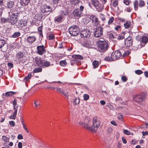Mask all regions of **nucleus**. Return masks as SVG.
I'll list each match as a JSON object with an SVG mask.
<instances>
[{"instance_id": "nucleus-22", "label": "nucleus", "mask_w": 148, "mask_h": 148, "mask_svg": "<svg viewBox=\"0 0 148 148\" xmlns=\"http://www.w3.org/2000/svg\"><path fill=\"white\" fill-rule=\"evenodd\" d=\"M34 18L36 20L40 21L43 18V15L40 13L37 14L35 15Z\"/></svg>"}, {"instance_id": "nucleus-5", "label": "nucleus", "mask_w": 148, "mask_h": 148, "mask_svg": "<svg viewBox=\"0 0 148 148\" xmlns=\"http://www.w3.org/2000/svg\"><path fill=\"white\" fill-rule=\"evenodd\" d=\"M7 8L10 9V11L11 13H13L14 12H17L16 8L14 1H9L7 2Z\"/></svg>"}, {"instance_id": "nucleus-29", "label": "nucleus", "mask_w": 148, "mask_h": 148, "mask_svg": "<svg viewBox=\"0 0 148 148\" xmlns=\"http://www.w3.org/2000/svg\"><path fill=\"white\" fill-rule=\"evenodd\" d=\"M34 104L35 105V108H39L40 106V102L37 100L34 101Z\"/></svg>"}, {"instance_id": "nucleus-40", "label": "nucleus", "mask_w": 148, "mask_h": 148, "mask_svg": "<svg viewBox=\"0 0 148 148\" xmlns=\"http://www.w3.org/2000/svg\"><path fill=\"white\" fill-rule=\"evenodd\" d=\"M13 104L14 106L13 109L14 110V108L17 110L18 108V106H16L17 105V100L16 99H14L13 102Z\"/></svg>"}, {"instance_id": "nucleus-55", "label": "nucleus", "mask_w": 148, "mask_h": 148, "mask_svg": "<svg viewBox=\"0 0 148 148\" xmlns=\"http://www.w3.org/2000/svg\"><path fill=\"white\" fill-rule=\"evenodd\" d=\"M121 79L122 81L124 82H126L127 80V79L126 77L124 75L121 77Z\"/></svg>"}, {"instance_id": "nucleus-13", "label": "nucleus", "mask_w": 148, "mask_h": 148, "mask_svg": "<svg viewBox=\"0 0 148 148\" xmlns=\"http://www.w3.org/2000/svg\"><path fill=\"white\" fill-rule=\"evenodd\" d=\"M51 10V8L49 6L44 5L41 6V10L42 13L50 12Z\"/></svg>"}, {"instance_id": "nucleus-21", "label": "nucleus", "mask_w": 148, "mask_h": 148, "mask_svg": "<svg viewBox=\"0 0 148 148\" xmlns=\"http://www.w3.org/2000/svg\"><path fill=\"white\" fill-rule=\"evenodd\" d=\"M64 17L61 15H59L56 17L54 18V21L57 23H61L64 19Z\"/></svg>"}, {"instance_id": "nucleus-56", "label": "nucleus", "mask_w": 148, "mask_h": 148, "mask_svg": "<svg viewBox=\"0 0 148 148\" xmlns=\"http://www.w3.org/2000/svg\"><path fill=\"white\" fill-rule=\"evenodd\" d=\"M121 29V26L119 25H117L114 27V29L117 31L120 30Z\"/></svg>"}, {"instance_id": "nucleus-58", "label": "nucleus", "mask_w": 148, "mask_h": 148, "mask_svg": "<svg viewBox=\"0 0 148 148\" xmlns=\"http://www.w3.org/2000/svg\"><path fill=\"white\" fill-rule=\"evenodd\" d=\"M68 14V12L65 11V12L64 11H62L61 12V15L63 16V14L64 15H66Z\"/></svg>"}, {"instance_id": "nucleus-19", "label": "nucleus", "mask_w": 148, "mask_h": 148, "mask_svg": "<svg viewBox=\"0 0 148 148\" xmlns=\"http://www.w3.org/2000/svg\"><path fill=\"white\" fill-rule=\"evenodd\" d=\"M27 24V21L26 20L21 19L18 21V25L21 28L25 26Z\"/></svg>"}, {"instance_id": "nucleus-35", "label": "nucleus", "mask_w": 148, "mask_h": 148, "mask_svg": "<svg viewBox=\"0 0 148 148\" xmlns=\"http://www.w3.org/2000/svg\"><path fill=\"white\" fill-rule=\"evenodd\" d=\"M92 65L93 68L95 69L99 65V62L97 61L94 60L92 62Z\"/></svg>"}, {"instance_id": "nucleus-64", "label": "nucleus", "mask_w": 148, "mask_h": 148, "mask_svg": "<svg viewBox=\"0 0 148 148\" xmlns=\"http://www.w3.org/2000/svg\"><path fill=\"white\" fill-rule=\"evenodd\" d=\"M142 134L143 135V136H145V135H148V131H145V132H144L143 131L142 132Z\"/></svg>"}, {"instance_id": "nucleus-34", "label": "nucleus", "mask_w": 148, "mask_h": 148, "mask_svg": "<svg viewBox=\"0 0 148 148\" xmlns=\"http://www.w3.org/2000/svg\"><path fill=\"white\" fill-rule=\"evenodd\" d=\"M42 69L41 67H37L35 68L33 71L34 73H37L41 72L42 71Z\"/></svg>"}, {"instance_id": "nucleus-61", "label": "nucleus", "mask_w": 148, "mask_h": 148, "mask_svg": "<svg viewBox=\"0 0 148 148\" xmlns=\"http://www.w3.org/2000/svg\"><path fill=\"white\" fill-rule=\"evenodd\" d=\"M23 128L26 131V132H27L28 133L29 132L27 129L26 127V125L25 124H23Z\"/></svg>"}, {"instance_id": "nucleus-31", "label": "nucleus", "mask_w": 148, "mask_h": 148, "mask_svg": "<svg viewBox=\"0 0 148 148\" xmlns=\"http://www.w3.org/2000/svg\"><path fill=\"white\" fill-rule=\"evenodd\" d=\"M14 112L13 115H11L10 117V119H15L16 117V114L17 113V110H16L15 108H14Z\"/></svg>"}, {"instance_id": "nucleus-18", "label": "nucleus", "mask_w": 148, "mask_h": 148, "mask_svg": "<svg viewBox=\"0 0 148 148\" xmlns=\"http://www.w3.org/2000/svg\"><path fill=\"white\" fill-rule=\"evenodd\" d=\"M90 19L92 22L94 23L95 26H97L99 23V21L97 17L95 15H91L90 16Z\"/></svg>"}, {"instance_id": "nucleus-60", "label": "nucleus", "mask_w": 148, "mask_h": 148, "mask_svg": "<svg viewBox=\"0 0 148 148\" xmlns=\"http://www.w3.org/2000/svg\"><path fill=\"white\" fill-rule=\"evenodd\" d=\"M112 131V129L111 127L108 128L107 130V133L108 134H110L111 133Z\"/></svg>"}, {"instance_id": "nucleus-48", "label": "nucleus", "mask_w": 148, "mask_h": 148, "mask_svg": "<svg viewBox=\"0 0 148 148\" xmlns=\"http://www.w3.org/2000/svg\"><path fill=\"white\" fill-rule=\"evenodd\" d=\"M123 132L124 134L127 135H130L131 134L130 131H128L127 130H123Z\"/></svg>"}, {"instance_id": "nucleus-47", "label": "nucleus", "mask_w": 148, "mask_h": 148, "mask_svg": "<svg viewBox=\"0 0 148 148\" xmlns=\"http://www.w3.org/2000/svg\"><path fill=\"white\" fill-rule=\"evenodd\" d=\"M79 98H75L73 100V102L75 104H77L79 103Z\"/></svg>"}, {"instance_id": "nucleus-2", "label": "nucleus", "mask_w": 148, "mask_h": 148, "mask_svg": "<svg viewBox=\"0 0 148 148\" xmlns=\"http://www.w3.org/2000/svg\"><path fill=\"white\" fill-rule=\"evenodd\" d=\"M97 43L98 48L100 51H105L108 49V45L106 41L99 40Z\"/></svg>"}, {"instance_id": "nucleus-3", "label": "nucleus", "mask_w": 148, "mask_h": 148, "mask_svg": "<svg viewBox=\"0 0 148 148\" xmlns=\"http://www.w3.org/2000/svg\"><path fill=\"white\" fill-rule=\"evenodd\" d=\"M79 28L76 25H72L69 28V31L71 36H76L79 33Z\"/></svg>"}, {"instance_id": "nucleus-9", "label": "nucleus", "mask_w": 148, "mask_h": 148, "mask_svg": "<svg viewBox=\"0 0 148 148\" xmlns=\"http://www.w3.org/2000/svg\"><path fill=\"white\" fill-rule=\"evenodd\" d=\"M112 59L114 61L119 59L121 56V53L119 51H115L112 53L111 54Z\"/></svg>"}, {"instance_id": "nucleus-59", "label": "nucleus", "mask_w": 148, "mask_h": 148, "mask_svg": "<svg viewBox=\"0 0 148 148\" xmlns=\"http://www.w3.org/2000/svg\"><path fill=\"white\" fill-rule=\"evenodd\" d=\"M118 119L120 120H122L123 119L122 115L120 113H119L118 114Z\"/></svg>"}, {"instance_id": "nucleus-54", "label": "nucleus", "mask_w": 148, "mask_h": 148, "mask_svg": "<svg viewBox=\"0 0 148 148\" xmlns=\"http://www.w3.org/2000/svg\"><path fill=\"white\" fill-rule=\"evenodd\" d=\"M131 2V1L129 0H124L123 1L124 3L127 5H129Z\"/></svg>"}, {"instance_id": "nucleus-57", "label": "nucleus", "mask_w": 148, "mask_h": 148, "mask_svg": "<svg viewBox=\"0 0 148 148\" xmlns=\"http://www.w3.org/2000/svg\"><path fill=\"white\" fill-rule=\"evenodd\" d=\"M2 139L5 142H8L9 141V138L5 136H2Z\"/></svg>"}, {"instance_id": "nucleus-14", "label": "nucleus", "mask_w": 148, "mask_h": 148, "mask_svg": "<svg viewBox=\"0 0 148 148\" xmlns=\"http://www.w3.org/2000/svg\"><path fill=\"white\" fill-rule=\"evenodd\" d=\"M37 53L40 55H42L44 53H45L46 52L45 47L43 45L37 46Z\"/></svg>"}, {"instance_id": "nucleus-25", "label": "nucleus", "mask_w": 148, "mask_h": 148, "mask_svg": "<svg viewBox=\"0 0 148 148\" xmlns=\"http://www.w3.org/2000/svg\"><path fill=\"white\" fill-rule=\"evenodd\" d=\"M30 0H21L20 3L23 6H25L28 5Z\"/></svg>"}, {"instance_id": "nucleus-42", "label": "nucleus", "mask_w": 148, "mask_h": 148, "mask_svg": "<svg viewBox=\"0 0 148 148\" xmlns=\"http://www.w3.org/2000/svg\"><path fill=\"white\" fill-rule=\"evenodd\" d=\"M1 23H5L9 22V18H1Z\"/></svg>"}, {"instance_id": "nucleus-15", "label": "nucleus", "mask_w": 148, "mask_h": 148, "mask_svg": "<svg viewBox=\"0 0 148 148\" xmlns=\"http://www.w3.org/2000/svg\"><path fill=\"white\" fill-rule=\"evenodd\" d=\"M133 40L130 36L127 37L125 40V45L127 47H130L132 45Z\"/></svg>"}, {"instance_id": "nucleus-30", "label": "nucleus", "mask_w": 148, "mask_h": 148, "mask_svg": "<svg viewBox=\"0 0 148 148\" xmlns=\"http://www.w3.org/2000/svg\"><path fill=\"white\" fill-rule=\"evenodd\" d=\"M72 58L75 59H82L83 58V56L79 55H73Z\"/></svg>"}, {"instance_id": "nucleus-63", "label": "nucleus", "mask_w": 148, "mask_h": 148, "mask_svg": "<svg viewBox=\"0 0 148 148\" xmlns=\"http://www.w3.org/2000/svg\"><path fill=\"white\" fill-rule=\"evenodd\" d=\"M22 143L20 142H19L18 143V148H22Z\"/></svg>"}, {"instance_id": "nucleus-26", "label": "nucleus", "mask_w": 148, "mask_h": 148, "mask_svg": "<svg viewBox=\"0 0 148 148\" xmlns=\"http://www.w3.org/2000/svg\"><path fill=\"white\" fill-rule=\"evenodd\" d=\"M91 1L92 4L96 8L99 7V3L98 0H92Z\"/></svg>"}, {"instance_id": "nucleus-27", "label": "nucleus", "mask_w": 148, "mask_h": 148, "mask_svg": "<svg viewBox=\"0 0 148 148\" xmlns=\"http://www.w3.org/2000/svg\"><path fill=\"white\" fill-rule=\"evenodd\" d=\"M133 4L134 6V9L136 11L138 8L139 3L138 1L137 0L134 1L133 2Z\"/></svg>"}, {"instance_id": "nucleus-38", "label": "nucleus", "mask_w": 148, "mask_h": 148, "mask_svg": "<svg viewBox=\"0 0 148 148\" xmlns=\"http://www.w3.org/2000/svg\"><path fill=\"white\" fill-rule=\"evenodd\" d=\"M55 36L53 33L49 34L48 36V38L49 40H52L54 39Z\"/></svg>"}, {"instance_id": "nucleus-11", "label": "nucleus", "mask_w": 148, "mask_h": 148, "mask_svg": "<svg viewBox=\"0 0 148 148\" xmlns=\"http://www.w3.org/2000/svg\"><path fill=\"white\" fill-rule=\"evenodd\" d=\"M16 60H17L18 63L21 62L24 63L25 61L22 59L24 57V55L23 52L20 51L18 52L16 55Z\"/></svg>"}, {"instance_id": "nucleus-43", "label": "nucleus", "mask_w": 148, "mask_h": 148, "mask_svg": "<svg viewBox=\"0 0 148 148\" xmlns=\"http://www.w3.org/2000/svg\"><path fill=\"white\" fill-rule=\"evenodd\" d=\"M114 20V18L113 17L111 16L109 18V20L108 21V25H110L112 23Z\"/></svg>"}, {"instance_id": "nucleus-53", "label": "nucleus", "mask_w": 148, "mask_h": 148, "mask_svg": "<svg viewBox=\"0 0 148 148\" xmlns=\"http://www.w3.org/2000/svg\"><path fill=\"white\" fill-rule=\"evenodd\" d=\"M9 123L11 127H13L15 125V123L14 121H9Z\"/></svg>"}, {"instance_id": "nucleus-6", "label": "nucleus", "mask_w": 148, "mask_h": 148, "mask_svg": "<svg viewBox=\"0 0 148 148\" xmlns=\"http://www.w3.org/2000/svg\"><path fill=\"white\" fill-rule=\"evenodd\" d=\"M84 8V6L81 5L79 7V9L77 8L75 9L73 12L74 16L76 17H81Z\"/></svg>"}, {"instance_id": "nucleus-41", "label": "nucleus", "mask_w": 148, "mask_h": 148, "mask_svg": "<svg viewBox=\"0 0 148 148\" xmlns=\"http://www.w3.org/2000/svg\"><path fill=\"white\" fill-rule=\"evenodd\" d=\"M145 3L143 0H140L139 3V6L140 7H142L145 5Z\"/></svg>"}, {"instance_id": "nucleus-1", "label": "nucleus", "mask_w": 148, "mask_h": 148, "mask_svg": "<svg viewBox=\"0 0 148 148\" xmlns=\"http://www.w3.org/2000/svg\"><path fill=\"white\" fill-rule=\"evenodd\" d=\"M35 61L38 66L42 68L48 67L51 64L50 62L49 61L38 57L35 58Z\"/></svg>"}, {"instance_id": "nucleus-16", "label": "nucleus", "mask_w": 148, "mask_h": 148, "mask_svg": "<svg viewBox=\"0 0 148 148\" xmlns=\"http://www.w3.org/2000/svg\"><path fill=\"white\" fill-rule=\"evenodd\" d=\"M56 89L58 92L63 94L66 98H68L69 96V92H67L66 93H65V91L63 89L58 87H56Z\"/></svg>"}, {"instance_id": "nucleus-28", "label": "nucleus", "mask_w": 148, "mask_h": 148, "mask_svg": "<svg viewBox=\"0 0 148 148\" xmlns=\"http://www.w3.org/2000/svg\"><path fill=\"white\" fill-rule=\"evenodd\" d=\"M118 1L117 0H111V3L112 5L115 8L118 5Z\"/></svg>"}, {"instance_id": "nucleus-24", "label": "nucleus", "mask_w": 148, "mask_h": 148, "mask_svg": "<svg viewBox=\"0 0 148 148\" xmlns=\"http://www.w3.org/2000/svg\"><path fill=\"white\" fill-rule=\"evenodd\" d=\"M141 42L143 43L144 45H142V44H140L141 46H142V47L145 46V45L148 42V38L147 36H143L141 38Z\"/></svg>"}, {"instance_id": "nucleus-32", "label": "nucleus", "mask_w": 148, "mask_h": 148, "mask_svg": "<svg viewBox=\"0 0 148 148\" xmlns=\"http://www.w3.org/2000/svg\"><path fill=\"white\" fill-rule=\"evenodd\" d=\"M83 127L86 129L94 131L93 130H92V126L90 127L89 126V124H86L84 123Z\"/></svg>"}, {"instance_id": "nucleus-20", "label": "nucleus", "mask_w": 148, "mask_h": 148, "mask_svg": "<svg viewBox=\"0 0 148 148\" xmlns=\"http://www.w3.org/2000/svg\"><path fill=\"white\" fill-rule=\"evenodd\" d=\"M82 45L83 46L88 48H90L92 45L91 41L89 40H85L83 42Z\"/></svg>"}, {"instance_id": "nucleus-12", "label": "nucleus", "mask_w": 148, "mask_h": 148, "mask_svg": "<svg viewBox=\"0 0 148 148\" xmlns=\"http://www.w3.org/2000/svg\"><path fill=\"white\" fill-rule=\"evenodd\" d=\"M81 37L85 38H89L90 36V32L87 29H84L82 30L80 32Z\"/></svg>"}, {"instance_id": "nucleus-45", "label": "nucleus", "mask_w": 148, "mask_h": 148, "mask_svg": "<svg viewBox=\"0 0 148 148\" xmlns=\"http://www.w3.org/2000/svg\"><path fill=\"white\" fill-rule=\"evenodd\" d=\"M60 64L61 66H65L66 65V61L65 60L61 61L60 62Z\"/></svg>"}, {"instance_id": "nucleus-46", "label": "nucleus", "mask_w": 148, "mask_h": 148, "mask_svg": "<svg viewBox=\"0 0 148 148\" xmlns=\"http://www.w3.org/2000/svg\"><path fill=\"white\" fill-rule=\"evenodd\" d=\"M124 34H120L119 36H117L116 38L118 40H122L124 38Z\"/></svg>"}, {"instance_id": "nucleus-49", "label": "nucleus", "mask_w": 148, "mask_h": 148, "mask_svg": "<svg viewBox=\"0 0 148 148\" xmlns=\"http://www.w3.org/2000/svg\"><path fill=\"white\" fill-rule=\"evenodd\" d=\"M89 96L87 94H84V99L85 101H87L89 99Z\"/></svg>"}, {"instance_id": "nucleus-4", "label": "nucleus", "mask_w": 148, "mask_h": 148, "mask_svg": "<svg viewBox=\"0 0 148 148\" xmlns=\"http://www.w3.org/2000/svg\"><path fill=\"white\" fill-rule=\"evenodd\" d=\"M11 13L12 14L9 18V22L11 24L14 25L17 23L18 20L17 16L19 13L17 12H17H14L13 13Z\"/></svg>"}, {"instance_id": "nucleus-33", "label": "nucleus", "mask_w": 148, "mask_h": 148, "mask_svg": "<svg viewBox=\"0 0 148 148\" xmlns=\"http://www.w3.org/2000/svg\"><path fill=\"white\" fill-rule=\"evenodd\" d=\"M131 23L130 21H127L124 23V25L126 29H128L130 27Z\"/></svg>"}, {"instance_id": "nucleus-8", "label": "nucleus", "mask_w": 148, "mask_h": 148, "mask_svg": "<svg viewBox=\"0 0 148 148\" xmlns=\"http://www.w3.org/2000/svg\"><path fill=\"white\" fill-rule=\"evenodd\" d=\"M145 96L143 93L136 95L134 97V100L137 103L142 102L145 99Z\"/></svg>"}, {"instance_id": "nucleus-44", "label": "nucleus", "mask_w": 148, "mask_h": 148, "mask_svg": "<svg viewBox=\"0 0 148 148\" xmlns=\"http://www.w3.org/2000/svg\"><path fill=\"white\" fill-rule=\"evenodd\" d=\"M20 33L19 32H17L14 33L12 35V36L14 38L17 37L20 35Z\"/></svg>"}, {"instance_id": "nucleus-7", "label": "nucleus", "mask_w": 148, "mask_h": 148, "mask_svg": "<svg viewBox=\"0 0 148 148\" xmlns=\"http://www.w3.org/2000/svg\"><path fill=\"white\" fill-rule=\"evenodd\" d=\"M97 117L96 116H94L93 119V124L92 126V129L94 131H96L100 124V121L97 120Z\"/></svg>"}, {"instance_id": "nucleus-50", "label": "nucleus", "mask_w": 148, "mask_h": 148, "mask_svg": "<svg viewBox=\"0 0 148 148\" xmlns=\"http://www.w3.org/2000/svg\"><path fill=\"white\" fill-rule=\"evenodd\" d=\"M104 60L107 61H112L113 60L112 59V56H111V57H110L109 56L108 57H106L105 59Z\"/></svg>"}, {"instance_id": "nucleus-23", "label": "nucleus", "mask_w": 148, "mask_h": 148, "mask_svg": "<svg viewBox=\"0 0 148 148\" xmlns=\"http://www.w3.org/2000/svg\"><path fill=\"white\" fill-rule=\"evenodd\" d=\"M70 2L71 4L74 6L78 5L80 2L82 3L80 0H70Z\"/></svg>"}, {"instance_id": "nucleus-10", "label": "nucleus", "mask_w": 148, "mask_h": 148, "mask_svg": "<svg viewBox=\"0 0 148 148\" xmlns=\"http://www.w3.org/2000/svg\"><path fill=\"white\" fill-rule=\"evenodd\" d=\"M103 29L101 27H97L94 33V35L96 37L98 38L103 34Z\"/></svg>"}, {"instance_id": "nucleus-51", "label": "nucleus", "mask_w": 148, "mask_h": 148, "mask_svg": "<svg viewBox=\"0 0 148 148\" xmlns=\"http://www.w3.org/2000/svg\"><path fill=\"white\" fill-rule=\"evenodd\" d=\"M100 17L101 18V19L103 21H106V18L104 16V15L102 13H101L100 14Z\"/></svg>"}, {"instance_id": "nucleus-36", "label": "nucleus", "mask_w": 148, "mask_h": 148, "mask_svg": "<svg viewBox=\"0 0 148 148\" xmlns=\"http://www.w3.org/2000/svg\"><path fill=\"white\" fill-rule=\"evenodd\" d=\"M6 43L5 41L3 39L0 40V49L2 48Z\"/></svg>"}, {"instance_id": "nucleus-37", "label": "nucleus", "mask_w": 148, "mask_h": 148, "mask_svg": "<svg viewBox=\"0 0 148 148\" xmlns=\"http://www.w3.org/2000/svg\"><path fill=\"white\" fill-rule=\"evenodd\" d=\"M16 92H8L5 93V95L6 96L8 97L9 96H12L13 95L15 94Z\"/></svg>"}, {"instance_id": "nucleus-62", "label": "nucleus", "mask_w": 148, "mask_h": 148, "mask_svg": "<svg viewBox=\"0 0 148 148\" xmlns=\"http://www.w3.org/2000/svg\"><path fill=\"white\" fill-rule=\"evenodd\" d=\"M8 65L9 67L11 68H12L13 67V64L12 63L10 62L8 63Z\"/></svg>"}, {"instance_id": "nucleus-39", "label": "nucleus", "mask_w": 148, "mask_h": 148, "mask_svg": "<svg viewBox=\"0 0 148 148\" xmlns=\"http://www.w3.org/2000/svg\"><path fill=\"white\" fill-rule=\"evenodd\" d=\"M38 31L39 32V34L40 36L42 38L43 37V35L42 33V26H40L38 28Z\"/></svg>"}, {"instance_id": "nucleus-17", "label": "nucleus", "mask_w": 148, "mask_h": 148, "mask_svg": "<svg viewBox=\"0 0 148 148\" xmlns=\"http://www.w3.org/2000/svg\"><path fill=\"white\" fill-rule=\"evenodd\" d=\"M36 38L35 36H30L26 39L27 42L29 44H32L36 41Z\"/></svg>"}, {"instance_id": "nucleus-52", "label": "nucleus", "mask_w": 148, "mask_h": 148, "mask_svg": "<svg viewBox=\"0 0 148 148\" xmlns=\"http://www.w3.org/2000/svg\"><path fill=\"white\" fill-rule=\"evenodd\" d=\"M135 73L136 74L139 75L143 73V72L141 70H138L135 71Z\"/></svg>"}]
</instances>
